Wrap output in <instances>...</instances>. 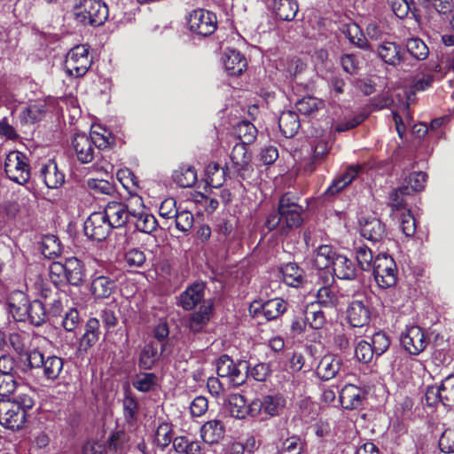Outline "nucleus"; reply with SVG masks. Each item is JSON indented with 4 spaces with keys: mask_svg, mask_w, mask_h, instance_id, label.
<instances>
[{
    "mask_svg": "<svg viewBox=\"0 0 454 454\" xmlns=\"http://www.w3.org/2000/svg\"><path fill=\"white\" fill-rule=\"evenodd\" d=\"M49 278L51 283L57 287L67 284V277L65 268V262H53L49 267Z\"/></svg>",
    "mask_w": 454,
    "mask_h": 454,
    "instance_id": "nucleus-49",
    "label": "nucleus"
},
{
    "mask_svg": "<svg viewBox=\"0 0 454 454\" xmlns=\"http://www.w3.org/2000/svg\"><path fill=\"white\" fill-rule=\"evenodd\" d=\"M91 63L88 46L85 44L76 45L67 54L65 69L70 76L82 77L88 72Z\"/></svg>",
    "mask_w": 454,
    "mask_h": 454,
    "instance_id": "nucleus-4",
    "label": "nucleus"
},
{
    "mask_svg": "<svg viewBox=\"0 0 454 454\" xmlns=\"http://www.w3.org/2000/svg\"><path fill=\"white\" fill-rule=\"evenodd\" d=\"M272 10L281 20H293L298 12V4L294 0H273Z\"/></svg>",
    "mask_w": 454,
    "mask_h": 454,
    "instance_id": "nucleus-35",
    "label": "nucleus"
},
{
    "mask_svg": "<svg viewBox=\"0 0 454 454\" xmlns=\"http://www.w3.org/2000/svg\"><path fill=\"white\" fill-rule=\"evenodd\" d=\"M306 320L314 329H321L326 323L325 313L311 304L307 310Z\"/></svg>",
    "mask_w": 454,
    "mask_h": 454,
    "instance_id": "nucleus-55",
    "label": "nucleus"
},
{
    "mask_svg": "<svg viewBox=\"0 0 454 454\" xmlns=\"http://www.w3.org/2000/svg\"><path fill=\"white\" fill-rule=\"evenodd\" d=\"M26 422L25 411L11 400L0 401V424L9 429H20Z\"/></svg>",
    "mask_w": 454,
    "mask_h": 454,
    "instance_id": "nucleus-13",
    "label": "nucleus"
},
{
    "mask_svg": "<svg viewBox=\"0 0 454 454\" xmlns=\"http://www.w3.org/2000/svg\"><path fill=\"white\" fill-rule=\"evenodd\" d=\"M174 181L180 187H192L197 181V174L192 167H180L173 174Z\"/></svg>",
    "mask_w": 454,
    "mask_h": 454,
    "instance_id": "nucleus-43",
    "label": "nucleus"
},
{
    "mask_svg": "<svg viewBox=\"0 0 454 454\" xmlns=\"http://www.w3.org/2000/svg\"><path fill=\"white\" fill-rule=\"evenodd\" d=\"M400 341L402 347L411 355L417 356L425 350L429 342V338L423 328L419 325L406 326L401 333Z\"/></svg>",
    "mask_w": 454,
    "mask_h": 454,
    "instance_id": "nucleus-7",
    "label": "nucleus"
},
{
    "mask_svg": "<svg viewBox=\"0 0 454 454\" xmlns=\"http://www.w3.org/2000/svg\"><path fill=\"white\" fill-rule=\"evenodd\" d=\"M212 303L209 301L204 302L199 311L193 313L189 320V328L193 333L200 332L209 322L212 315Z\"/></svg>",
    "mask_w": 454,
    "mask_h": 454,
    "instance_id": "nucleus-34",
    "label": "nucleus"
},
{
    "mask_svg": "<svg viewBox=\"0 0 454 454\" xmlns=\"http://www.w3.org/2000/svg\"><path fill=\"white\" fill-rule=\"evenodd\" d=\"M226 407L231 417L245 419L247 416L255 418L254 400L247 403L246 398L239 394H231L226 400Z\"/></svg>",
    "mask_w": 454,
    "mask_h": 454,
    "instance_id": "nucleus-18",
    "label": "nucleus"
},
{
    "mask_svg": "<svg viewBox=\"0 0 454 454\" xmlns=\"http://www.w3.org/2000/svg\"><path fill=\"white\" fill-rule=\"evenodd\" d=\"M158 356L157 348L152 344L145 345L141 352L139 365L143 369H150L154 364Z\"/></svg>",
    "mask_w": 454,
    "mask_h": 454,
    "instance_id": "nucleus-61",
    "label": "nucleus"
},
{
    "mask_svg": "<svg viewBox=\"0 0 454 454\" xmlns=\"http://www.w3.org/2000/svg\"><path fill=\"white\" fill-rule=\"evenodd\" d=\"M284 282L293 287H300L305 282V276L302 269L299 268L295 263H287L281 270Z\"/></svg>",
    "mask_w": 454,
    "mask_h": 454,
    "instance_id": "nucleus-36",
    "label": "nucleus"
},
{
    "mask_svg": "<svg viewBox=\"0 0 454 454\" xmlns=\"http://www.w3.org/2000/svg\"><path fill=\"white\" fill-rule=\"evenodd\" d=\"M361 235L368 240L378 242L382 240L386 236L385 225L377 218L365 220L361 223Z\"/></svg>",
    "mask_w": 454,
    "mask_h": 454,
    "instance_id": "nucleus-29",
    "label": "nucleus"
},
{
    "mask_svg": "<svg viewBox=\"0 0 454 454\" xmlns=\"http://www.w3.org/2000/svg\"><path fill=\"white\" fill-rule=\"evenodd\" d=\"M28 319L35 325H41L47 318L45 304L39 300H34L27 307V313L24 315V320Z\"/></svg>",
    "mask_w": 454,
    "mask_h": 454,
    "instance_id": "nucleus-40",
    "label": "nucleus"
},
{
    "mask_svg": "<svg viewBox=\"0 0 454 454\" xmlns=\"http://www.w3.org/2000/svg\"><path fill=\"white\" fill-rule=\"evenodd\" d=\"M355 355L359 361L363 363H369L375 353L372 348L370 342L360 340L356 347Z\"/></svg>",
    "mask_w": 454,
    "mask_h": 454,
    "instance_id": "nucleus-63",
    "label": "nucleus"
},
{
    "mask_svg": "<svg viewBox=\"0 0 454 454\" xmlns=\"http://www.w3.org/2000/svg\"><path fill=\"white\" fill-rule=\"evenodd\" d=\"M279 214L282 215L284 227L287 230L298 227L302 222V207L297 203L296 199L291 193L284 194L278 205Z\"/></svg>",
    "mask_w": 454,
    "mask_h": 454,
    "instance_id": "nucleus-8",
    "label": "nucleus"
},
{
    "mask_svg": "<svg viewBox=\"0 0 454 454\" xmlns=\"http://www.w3.org/2000/svg\"><path fill=\"white\" fill-rule=\"evenodd\" d=\"M65 268L67 277V284L73 286L81 285L85 278L83 263L76 257H70L65 262Z\"/></svg>",
    "mask_w": 454,
    "mask_h": 454,
    "instance_id": "nucleus-33",
    "label": "nucleus"
},
{
    "mask_svg": "<svg viewBox=\"0 0 454 454\" xmlns=\"http://www.w3.org/2000/svg\"><path fill=\"white\" fill-rule=\"evenodd\" d=\"M317 302L325 308H332L338 303V295L335 287L326 285L320 287L317 293Z\"/></svg>",
    "mask_w": 454,
    "mask_h": 454,
    "instance_id": "nucleus-45",
    "label": "nucleus"
},
{
    "mask_svg": "<svg viewBox=\"0 0 454 454\" xmlns=\"http://www.w3.org/2000/svg\"><path fill=\"white\" fill-rule=\"evenodd\" d=\"M427 181V174L424 172H413L406 179L409 192L413 195L424 189Z\"/></svg>",
    "mask_w": 454,
    "mask_h": 454,
    "instance_id": "nucleus-59",
    "label": "nucleus"
},
{
    "mask_svg": "<svg viewBox=\"0 0 454 454\" xmlns=\"http://www.w3.org/2000/svg\"><path fill=\"white\" fill-rule=\"evenodd\" d=\"M372 348L376 356H380L389 348L390 340L385 333L378 332L372 337Z\"/></svg>",
    "mask_w": 454,
    "mask_h": 454,
    "instance_id": "nucleus-60",
    "label": "nucleus"
},
{
    "mask_svg": "<svg viewBox=\"0 0 454 454\" xmlns=\"http://www.w3.org/2000/svg\"><path fill=\"white\" fill-rule=\"evenodd\" d=\"M439 448L444 453H454V427L446 429L439 439Z\"/></svg>",
    "mask_w": 454,
    "mask_h": 454,
    "instance_id": "nucleus-64",
    "label": "nucleus"
},
{
    "mask_svg": "<svg viewBox=\"0 0 454 454\" xmlns=\"http://www.w3.org/2000/svg\"><path fill=\"white\" fill-rule=\"evenodd\" d=\"M133 206L134 204H130V199L128 205L113 200L106 205L102 213L112 229L119 228L129 223Z\"/></svg>",
    "mask_w": 454,
    "mask_h": 454,
    "instance_id": "nucleus-10",
    "label": "nucleus"
},
{
    "mask_svg": "<svg viewBox=\"0 0 454 454\" xmlns=\"http://www.w3.org/2000/svg\"><path fill=\"white\" fill-rule=\"evenodd\" d=\"M188 26L192 33L207 36L213 34L216 28V17L208 11L195 10L190 14Z\"/></svg>",
    "mask_w": 454,
    "mask_h": 454,
    "instance_id": "nucleus-11",
    "label": "nucleus"
},
{
    "mask_svg": "<svg viewBox=\"0 0 454 454\" xmlns=\"http://www.w3.org/2000/svg\"><path fill=\"white\" fill-rule=\"evenodd\" d=\"M27 360L32 368L43 369V375L47 380H57L63 370V360L57 356L47 357L38 349L31 350L27 354Z\"/></svg>",
    "mask_w": 454,
    "mask_h": 454,
    "instance_id": "nucleus-2",
    "label": "nucleus"
},
{
    "mask_svg": "<svg viewBox=\"0 0 454 454\" xmlns=\"http://www.w3.org/2000/svg\"><path fill=\"white\" fill-rule=\"evenodd\" d=\"M173 447L180 454H202L201 444L198 441L190 440L185 436H177L173 440Z\"/></svg>",
    "mask_w": 454,
    "mask_h": 454,
    "instance_id": "nucleus-41",
    "label": "nucleus"
},
{
    "mask_svg": "<svg viewBox=\"0 0 454 454\" xmlns=\"http://www.w3.org/2000/svg\"><path fill=\"white\" fill-rule=\"evenodd\" d=\"M347 318L353 327L367 325L371 318L370 309L361 301H353L348 307Z\"/></svg>",
    "mask_w": 454,
    "mask_h": 454,
    "instance_id": "nucleus-19",
    "label": "nucleus"
},
{
    "mask_svg": "<svg viewBox=\"0 0 454 454\" xmlns=\"http://www.w3.org/2000/svg\"><path fill=\"white\" fill-rule=\"evenodd\" d=\"M379 57L387 65L397 66L404 59V51L395 42L384 41L377 49Z\"/></svg>",
    "mask_w": 454,
    "mask_h": 454,
    "instance_id": "nucleus-20",
    "label": "nucleus"
},
{
    "mask_svg": "<svg viewBox=\"0 0 454 454\" xmlns=\"http://www.w3.org/2000/svg\"><path fill=\"white\" fill-rule=\"evenodd\" d=\"M41 252L48 259L59 256L62 249L58 238L53 235L45 236L42 240Z\"/></svg>",
    "mask_w": 454,
    "mask_h": 454,
    "instance_id": "nucleus-47",
    "label": "nucleus"
},
{
    "mask_svg": "<svg viewBox=\"0 0 454 454\" xmlns=\"http://www.w3.org/2000/svg\"><path fill=\"white\" fill-rule=\"evenodd\" d=\"M342 365L341 359L336 356L326 355L322 357L317 367V375L323 380H329L336 376Z\"/></svg>",
    "mask_w": 454,
    "mask_h": 454,
    "instance_id": "nucleus-24",
    "label": "nucleus"
},
{
    "mask_svg": "<svg viewBox=\"0 0 454 454\" xmlns=\"http://www.w3.org/2000/svg\"><path fill=\"white\" fill-rule=\"evenodd\" d=\"M174 218L176 229L183 232L188 231L193 225L194 218L192 214L189 211H177Z\"/></svg>",
    "mask_w": 454,
    "mask_h": 454,
    "instance_id": "nucleus-62",
    "label": "nucleus"
},
{
    "mask_svg": "<svg viewBox=\"0 0 454 454\" xmlns=\"http://www.w3.org/2000/svg\"><path fill=\"white\" fill-rule=\"evenodd\" d=\"M278 126L285 137H294L300 128L297 114L292 111L283 112L278 120Z\"/></svg>",
    "mask_w": 454,
    "mask_h": 454,
    "instance_id": "nucleus-38",
    "label": "nucleus"
},
{
    "mask_svg": "<svg viewBox=\"0 0 454 454\" xmlns=\"http://www.w3.org/2000/svg\"><path fill=\"white\" fill-rule=\"evenodd\" d=\"M225 71L230 75H239L247 68L246 59L235 50H227L223 56Z\"/></svg>",
    "mask_w": 454,
    "mask_h": 454,
    "instance_id": "nucleus-26",
    "label": "nucleus"
},
{
    "mask_svg": "<svg viewBox=\"0 0 454 454\" xmlns=\"http://www.w3.org/2000/svg\"><path fill=\"white\" fill-rule=\"evenodd\" d=\"M349 42L361 49L367 48V42L360 27L356 24H348L345 30Z\"/></svg>",
    "mask_w": 454,
    "mask_h": 454,
    "instance_id": "nucleus-57",
    "label": "nucleus"
},
{
    "mask_svg": "<svg viewBox=\"0 0 454 454\" xmlns=\"http://www.w3.org/2000/svg\"><path fill=\"white\" fill-rule=\"evenodd\" d=\"M115 288V281L106 276L96 277L91 281L90 290L96 299L108 298Z\"/></svg>",
    "mask_w": 454,
    "mask_h": 454,
    "instance_id": "nucleus-31",
    "label": "nucleus"
},
{
    "mask_svg": "<svg viewBox=\"0 0 454 454\" xmlns=\"http://www.w3.org/2000/svg\"><path fill=\"white\" fill-rule=\"evenodd\" d=\"M364 395L355 385H346L340 393V401L343 408L347 410L358 409L363 405Z\"/></svg>",
    "mask_w": 454,
    "mask_h": 454,
    "instance_id": "nucleus-25",
    "label": "nucleus"
},
{
    "mask_svg": "<svg viewBox=\"0 0 454 454\" xmlns=\"http://www.w3.org/2000/svg\"><path fill=\"white\" fill-rule=\"evenodd\" d=\"M111 229L102 212H93L84 222V233L93 240L102 241L106 239Z\"/></svg>",
    "mask_w": 454,
    "mask_h": 454,
    "instance_id": "nucleus-14",
    "label": "nucleus"
},
{
    "mask_svg": "<svg viewBox=\"0 0 454 454\" xmlns=\"http://www.w3.org/2000/svg\"><path fill=\"white\" fill-rule=\"evenodd\" d=\"M224 426L221 420L213 419L206 422L201 427V437L209 444L217 443L224 436Z\"/></svg>",
    "mask_w": 454,
    "mask_h": 454,
    "instance_id": "nucleus-32",
    "label": "nucleus"
},
{
    "mask_svg": "<svg viewBox=\"0 0 454 454\" xmlns=\"http://www.w3.org/2000/svg\"><path fill=\"white\" fill-rule=\"evenodd\" d=\"M46 113V103L43 99L35 100L26 106L20 114V121L24 123H34L40 121Z\"/></svg>",
    "mask_w": 454,
    "mask_h": 454,
    "instance_id": "nucleus-37",
    "label": "nucleus"
},
{
    "mask_svg": "<svg viewBox=\"0 0 454 454\" xmlns=\"http://www.w3.org/2000/svg\"><path fill=\"white\" fill-rule=\"evenodd\" d=\"M302 446L301 438L294 435L282 442L278 454H301Z\"/></svg>",
    "mask_w": 454,
    "mask_h": 454,
    "instance_id": "nucleus-58",
    "label": "nucleus"
},
{
    "mask_svg": "<svg viewBox=\"0 0 454 454\" xmlns=\"http://www.w3.org/2000/svg\"><path fill=\"white\" fill-rule=\"evenodd\" d=\"M205 295V285L202 282H196L188 286L180 295V305L186 310L192 309L197 304L203 301Z\"/></svg>",
    "mask_w": 454,
    "mask_h": 454,
    "instance_id": "nucleus-21",
    "label": "nucleus"
},
{
    "mask_svg": "<svg viewBox=\"0 0 454 454\" xmlns=\"http://www.w3.org/2000/svg\"><path fill=\"white\" fill-rule=\"evenodd\" d=\"M406 48L408 52L418 60L426 59L429 53L427 44L418 37L408 39Z\"/></svg>",
    "mask_w": 454,
    "mask_h": 454,
    "instance_id": "nucleus-50",
    "label": "nucleus"
},
{
    "mask_svg": "<svg viewBox=\"0 0 454 454\" xmlns=\"http://www.w3.org/2000/svg\"><path fill=\"white\" fill-rule=\"evenodd\" d=\"M158 383V378L154 373L143 372L137 374L133 380V387L140 392L152 390Z\"/></svg>",
    "mask_w": 454,
    "mask_h": 454,
    "instance_id": "nucleus-48",
    "label": "nucleus"
},
{
    "mask_svg": "<svg viewBox=\"0 0 454 454\" xmlns=\"http://www.w3.org/2000/svg\"><path fill=\"white\" fill-rule=\"evenodd\" d=\"M236 134L243 144H251L257 136L255 126L250 121H240L236 127Z\"/></svg>",
    "mask_w": 454,
    "mask_h": 454,
    "instance_id": "nucleus-52",
    "label": "nucleus"
},
{
    "mask_svg": "<svg viewBox=\"0 0 454 454\" xmlns=\"http://www.w3.org/2000/svg\"><path fill=\"white\" fill-rule=\"evenodd\" d=\"M356 258L363 270H369L373 267L375 258L372 250L366 246H359L356 248Z\"/></svg>",
    "mask_w": 454,
    "mask_h": 454,
    "instance_id": "nucleus-53",
    "label": "nucleus"
},
{
    "mask_svg": "<svg viewBox=\"0 0 454 454\" xmlns=\"http://www.w3.org/2000/svg\"><path fill=\"white\" fill-rule=\"evenodd\" d=\"M4 171L12 181L20 184L27 183L30 172L26 155L18 151L9 153L4 161Z\"/></svg>",
    "mask_w": 454,
    "mask_h": 454,
    "instance_id": "nucleus-5",
    "label": "nucleus"
},
{
    "mask_svg": "<svg viewBox=\"0 0 454 454\" xmlns=\"http://www.w3.org/2000/svg\"><path fill=\"white\" fill-rule=\"evenodd\" d=\"M99 321L95 318H90L86 324V331L81 338L78 352L86 353L98 340Z\"/></svg>",
    "mask_w": 454,
    "mask_h": 454,
    "instance_id": "nucleus-30",
    "label": "nucleus"
},
{
    "mask_svg": "<svg viewBox=\"0 0 454 454\" xmlns=\"http://www.w3.org/2000/svg\"><path fill=\"white\" fill-rule=\"evenodd\" d=\"M40 176L50 189L60 187L65 181L64 174L59 170L56 162L53 160H49L43 165L40 170Z\"/></svg>",
    "mask_w": 454,
    "mask_h": 454,
    "instance_id": "nucleus-27",
    "label": "nucleus"
},
{
    "mask_svg": "<svg viewBox=\"0 0 454 454\" xmlns=\"http://www.w3.org/2000/svg\"><path fill=\"white\" fill-rule=\"evenodd\" d=\"M217 375L231 386L242 385L248 376V364L246 361L234 363L227 355L221 356L216 363Z\"/></svg>",
    "mask_w": 454,
    "mask_h": 454,
    "instance_id": "nucleus-1",
    "label": "nucleus"
},
{
    "mask_svg": "<svg viewBox=\"0 0 454 454\" xmlns=\"http://www.w3.org/2000/svg\"><path fill=\"white\" fill-rule=\"evenodd\" d=\"M333 249L327 246H320L314 254L312 259V266L319 270V277L325 278L324 282H329L330 278L333 280V275L329 270L330 266L333 267L335 256H337Z\"/></svg>",
    "mask_w": 454,
    "mask_h": 454,
    "instance_id": "nucleus-16",
    "label": "nucleus"
},
{
    "mask_svg": "<svg viewBox=\"0 0 454 454\" xmlns=\"http://www.w3.org/2000/svg\"><path fill=\"white\" fill-rule=\"evenodd\" d=\"M411 196L412 194L409 192L408 186H401L390 193L389 206L393 210L405 209Z\"/></svg>",
    "mask_w": 454,
    "mask_h": 454,
    "instance_id": "nucleus-44",
    "label": "nucleus"
},
{
    "mask_svg": "<svg viewBox=\"0 0 454 454\" xmlns=\"http://www.w3.org/2000/svg\"><path fill=\"white\" fill-rule=\"evenodd\" d=\"M231 160L237 170L245 169L251 160V156L247 152L246 144L239 143L233 146Z\"/></svg>",
    "mask_w": 454,
    "mask_h": 454,
    "instance_id": "nucleus-42",
    "label": "nucleus"
},
{
    "mask_svg": "<svg viewBox=\"0 0 454 454\" xmlns=\"http://www.w3.org/2000/svg\"><path fill=\"white\" fill-rule=\"evenodd\" d=\"M72 147L77 160L83 164L93 160L96 153L93 138L85 133L76 134L72 140Z\"/></svg>",
    "mask_w": 454,
    "mask_h": 454,
    "instance_id": "nucleus-17",
    "label": "nucleus"
},
{
    "mask_svg": "<svg viewBox=\"0 0 454 454\" xmlns=\"http://www.w3.org/2000/svg\"><path fill=\"white\" fill-rule=\"evenodd\" d=\"M207 184L212 187H220L224 182L225 172L219 164L210 162L205 169Z\"/></svg>",
    "mask_w": 454,
    "mask_h": 454,
    "instance_id": "nucleus-46",
    "label": "nucleus"
},
{
    "mask_svg": "<svg viewBox=\"0 0 454 454\" xmlns=\"http://www.w3.org/2000/svg\"><path fill=\"white\" fill-rule=\"evenodd\" d=\"M373 276L378 286L389 288L397 281V267L394 259L387 255L378 254L373 261Z\"/></svg>",
    "mask_w": 454,
    "mask_h": 454,
    "instance_id": "nucleus-3",
    "label": "nucleus"
},
{
    "mask_svg": "<svg viewBox=\"0 0 454 454\" xmlns=\"http://www.w3.org/2000/svg\"><path fill=\"white\" fill-rule=\"evenodd\" d=\"M130 204L137 208H133L129 223L134 224L137 231L145 233H152L156 230L158 223L156 218L145 211L143 200L140 196L130 197Z\"/></svg>",
    "mask_w": 454,
    "mask_h": 454,
    "instance_id": "nucleus-9",
    "label": "nucleus"
},
{
    "mask_svg": "<svg viewBox=\"0 0 454 454\" xmlns=\"http://www.w3.org/2000/svg\"><path fill=\"white\" fill-rule=\"evenodd\" d=\"M86 183L88 190L97 199L108 197L115 200L118 198L119 193L115 185L107 180L89 178Z\"/></svg>",
    "mask_w": 454,
    "mask_h": 454,
    "instance_id": "nucleus-22",
    "label": "nucleus"
},
{
    "mask_svg": "<svg viewBox=\"0 0 454 454\" xmlns=\"http://www.w3.org/2000/svg\"><path fill=\"white\" fill-rule=\"evenodd\" d=\"M27 295L21 291H14L12 293L9 299V305L12 312L18 317L19 320L24 321V315L27 313V307L29 305Z\"/></svg>",
    "mask_w": 454,
    "mask_h": 454,
    "instance_id": "nucleus-39",
    "label": "nucleus"
},
{
    "mask_svg": "<svg viewBox=\"0 0 454 454\" xmlns=\"http://www.w3.org/2000/svg\"><path fill=\"white\" fill-rule=\"evenodd\" d=\"M295 106L301 114L309 115L322 108L324 106V102L315 97H304L299 99Z\"/></svg>",
    "mask_w": 454,
    "mask_h": 454,
    "instance_id": "nucleus-51",
    "label": "nucleus"
},
{
    "mask_svg": "<svg viewBox=\"0 0 454 454\" xmlns=\"http://www.w3.org/2000/svg\"><path fill=\"white\" fill-rule=\"evenodd\" d=\"M363 167L359 165H351L346 171L332 182L331 185L327 188L325 194L335 195L347 187L351 182L358 176L362 172Z\"/></svg>",
    "mask_w": 454,
    "mask_h": 454,
    "instance_id": "nucleus-23",
    "label": "nucleus"
},
{
    "mask_svg": "<svg viewBox=\"0 0 454 454\" xmlns=\"http://www.w3.org/2000/svg\"><path fill=\"white\" fill-rule=\"evenodd\" d=\"M286 406V399L281 395H268L254 399L255 418L267 419L280 413Z\"/></svg>",
    "mask_w": 454,
    "mask_h": 454,
    "instance_id": "nucleus-12",
    "label": "nucleus"
},
{
    "mask_svg": "<svg viewBox=\"0 0 454 454\" xmlns=\"http://www.w3.org/2000/svg\"><path fill=\"white\" fill-rule=\"evenodd\" d=\"M12 402L16 403L20 411H25V416L27 417V412L35 405V393L31 389L26 392H20Z\"/></svg>",
    "mask_w": 454,
    "mask_h": 454,
    "instance_id": "nucleus-56",
    "label": "nucleus"
},
{
    "mask_svg": "<svg viewBox=\"0 0 454 454\" xmlns=\"http://www.w3.org/2000/svg\"><path fill=\"white\" fill-rule=\"evenodd\" d=\"M287 308V303L281 298H274L265 301L262 304L254 302L251 304L249 311L254 317L259 318L262 316L266 320H273L281 316Z\"/></svg>",
    "mask_w": 454,
    "mask_h": 454,
    "instance_id": "nucleus-15",
    "label": "nucleus"
},
{
    "mask_svg": "<svg viewBox=\"0 0 454 454\" xmlns=\"http://www.w3.org/2000/svg\"><path fill=\"white\" fill-rule=\"evenodd\" d=\"M82 10L76 13L77 20L94 27L104 24L108 16V8L102 0H84Z\"/></svg>",
    "mask_w": 454,
    "mask_h": 454,
    "instance_id": "nucleus-6",
    "label": "nucleus"
},
{
    "mask_svg": "<svg viewBox=\"0 0 454 454\" xmlns=\"http://www.w3.org/2000/svg\"><path fill=\"white\" fill-rule=\"evenodd\" d=\"M332 271L340 279L351 280L356 277L355 263L343 254L335 256Z\"/></svg>",
    "mask_w": 454,
    "mask_h": 454,
    "instance_id": "nucleus-28",
    "label": "nucleus"
},
{
    "mask_svg": "<svg viewBox=\"0 0 454 454\" xmlns=\"http://www.w3.org/2000/svg\"><path fill=\"white\" fill-rule=\"evenodd\" d=\"M442 390V403L444 406L454 404V374L446 377L440 385Z\"/></svg>",
    "mask_w": 454,
    "mask_h": 454,
    "instance_id": "nucleus-54",
    "label": "nucleus"
}]
</instances>
